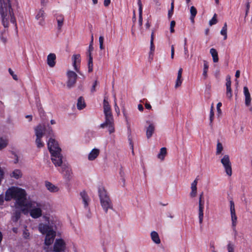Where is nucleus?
Masks as SVG:
<instances>
[{
	"label": "nucleus",
	"instance_id": "f257e3e1",
	"mask_svg": "<svg viewBox=\"0 0 252 252\" xmlns=\"http://www.w3.org/2000/svg\"><path fill=\"white\" fill-rule=\"evenodd\" d=\"M12 199L15 200V208L22 210L26 205L27 201H28L25 190L15 187L9 188L5 192V200L10 201Z\"/></svg>",
	"mask_w": 252,
	"mask_h": 252
},
{
	"label": "nucleus",
	"instance_id": "f03ea898",
	"mask_svg": "<svg viewBox=\"0 0 252 252\" xmlns=\"http://www.w3.org/2000/svg\"><path fill=\"white\" fill-rule=\"evenodd\" d=\"M0 14L2 24L4 28L8 27L9 20L12 23H15L16 20L10 0H0Z\"/></svg>",
	"mask_w": 252,
	"mask_h": 252
},
{
	"label": "nucleus",
	"instance_id": "7ed1b4c3",
	"mask_svg": "<svg viewBox=\"0 0 252 252\" xmlns=\"http://www.w3.org/2000/svg\"><path fill=\"white\" fill-rule=\"evenodd\" d=\"M48 148L51 155V160L56 167H61L63 163L61 149L55 139L51 138L48 143Z\"/></svg>",
	"mask_w": 252,
	"mask_h": 252
},
{
	"label": "nucleus",
	"instance_id": "20e7f679",
	"mask_svg": "<svg viewBox=\"0 0 252 252\" xmlns=\"http://www.w3.org/2000/svg\"><path fill=\"white\" fill-rule=\"evenodd\" d=\"M39 231L42 234H46L45 244L47 246L51 245L55 239L57 226L53 220L48 221V224L41 223L38 225Z\"/></svg>",
	"mask_w": 252,
	"mask_h": 252
},
{
	"label": "nucleus",
	"instance_id": "39448f33",
	"mask_svg": "<svg viewBox=\"0 0 252 252\" xmlns=\"http://www.w3.org/2000/svg\"><path fill=\"white\" fill-rule=\"evenodd\" d=\"M42 208L43 205L41 203L33 200H28L21 211L24 215L30 214L33 219H38L42 215Z\"/></svg>",
	"mask_w": 252,
	"mask_h": 252
},
{
	"label": "nucleus",
	"instance_id": "423d86ee",
	"mask_svg": "<svg viewBox=\"0 0 252 252\" xmlns=\"http://www.w3.org/2000/svg\"><path fill=\"white\" fill-rule=\"evenodd\" d=\"M98 192L101 206L105 213H107L109 209H113L112 202L104 188L99 187Z\"/></svg>",
	"mask_w": 252,
	"mask_h": 252
},
{
	"label": "nucleus",
	"instance_id": "0eeeda50",
	"mask_svg": "<svg viewBox=\"0 0 252 252\" xmlns=\"http://www.w3.org/2000/svg\"><path fill=\"white\" fill-rule=\"evenodd\" d=\"M104 113L105 121L104 123L100 125V127L103 128L107 127L109 133L111 134L115 131L114 119L111 111L105 112Z\"/></svg>",
	"mask_w": 252,
	"mask_h": 252
},
{
	"label": "nucleus",
	"instance_id": "6e6552de",
	"mask_svg": "<svg viewBox=\"0 0 252 252\" xmlns=\"http://www.w3.org/2000/svg\"><path fill=\"white\" fill-rule=\"evenodd\" d=\"M45 130V126L41 125L37 126L34 128L36 136L35 144L38 148H42L44 146V143L41 141V138L44 134Z\"/></svg>",
	"mask_w": 252,
	"mask_h": 252
},
{
	"label": "nucleus",
	"instance_id": "1a4fd4ad",
	"mask_svg": "<svg viewBox=\"0 0 252 252\" xmlns=\"http://www.w3.org/2000/svg\"><path fill=\"white\" fill-rule=\"evenodd\" d=\"M220 162L222 164L226 174L231 176L232 175L231 163L230 160L229 156L228 155H225L220 159Z\"/></svg>",
	"mask_w": 252,
	"mask_h": 252
},
{
	"label": "nucleus",
	"instance_id": "9d476101",
	"mask_svg": "<svg viewBox=\"0 0 252 252\" xmlns=\"http://www.w3.org/2000/svg\"><path fill=\"white\" fill-rule=\"evenodd\" d=\"M66 86L68 89H71L75 86L78 76L75 72L71 70H68L66 72Z\"/></svg>",
	"mask_w": 252,
	"mask_h": 252
},
{
	"label": "nucleus",
	"instance_id": "9b49d317",
	"mask_svg": "<svg viewBox=\"0 0 252 252\" xmlns=\"http://www.w3.org/2000/svg\"><path fill=\"white\" fill-rule=\"evenodd\" d=\"M60 172L63 175L66 181H69L72 178V171L70 168L66 164H63L61 167Z\"/></svg>",
	"mask_w": 252,
	"mask_h": 252
},
{
	"label": "nucleus",
	"instance_id": "f8f14e48",
	"mask_svg": "<svg viewBox=\"0 0 252 252\" xmlns=\"http://www.w3.org/2000/svg\"><path fill=\"white\" fill-rule=\"evenodd\" d=\"M65 249V243L62 239H56L54 245V252H64Z\"/></svg>",
	"mask_w": 252,
	"mask_h": 252
},
{
	"label": "nucleus",
	"instance_id": "ddd939ff",
	"mask_svg": "<svg viewBox=\"0 0 252 252\" xmlns=\"http://www.w3.org/2000/svg\"><path fill=\"white\" fill-rule=\"evenodd\" d=\"M72 63L74 70L78 73H80L79 68L77 64L81 62V56L80 54H74L72 57Z\"/></svg>",
	"mask_w": 252,
	"mask_h": 252
},
{
	"label": "nucleus",
	"instance_id": "4468645a",
	"mask_svg": "<svg viewBox=\"0 0 252 252\" xmlns=\"http://www.w3.org/2000/svg\"><path fill=\"white\" fill-rule=\"evenodd\" d=\"M45 13L44 12V10L41 8L40 9L37 15H36L35 18L38 21V24L41 26H43L45 24L44 18H45Z\"/></svg>",
	"mask_w": 252,
	"mask_h": 252
},
{
	"label": "nucleus",
	"instance_id": "2eb2a0df",
	"mask_svg": "<svg viewBox=\"0 0 252 252\" xmlns=\"http://www.w3.org/2000/svg\"><path fill=\"white\" fill-rule=\"evenodd\" d=\"M56 55L54 53H50L47 56V62L48 65L51 67H53L56 64Z\"/></svg>",
	"mask_w": 252,
	"mask_h": 252
},
{
	"label": "nucleus",
	"instance_id": "dca6fc26",
	"mask_svg": "<svg viewBox=\"0 0 252 252\" xmlns=\"http://www.w3.org/2000/svg\"><path fill=\"white\" fill-rule=\"evenodd\" d=\"M100 151L98 149H93L88 155V159L89 160H94L99 155Z\"/></svg>",
	"mask_w": 252,
	"mask_h": 252
},
{
	"label": "nucleus",
	"instance_id": "f3484780",
	"mask_svg": "<svg viewBox=\"0 0 252 252\" xmlns=\"http://www.w3.org/2000/svg\"><path fill=\"white\" fill-rule=\"evenodd\" d=\"M45 187L46 189L51 192H56L58 191L59 188L58 187L56 186L55 185H53L52 183H51L50 182L46 181L45 183Z\"/></svg>",
	"mask_w": 252,
	"mask_h": 252
},
{
	"label": "nucleus",
	"instance_id": "a211bd4d",
	"mask_svg": "<svg viewBox=\"0 0 252 252\" xmlns=\"http://www.w3.org/2000/svg\"><path fill=\"white\" fill-rule=\"evenodd\" d=\"M244 94L245 97V104L249 106L251 104V97L248 88L247 87H244Z\"/></svg>",
	"mask_w": 252,
	"mask_h": 252
},
{
	"label": "nucleus",
	"instance_id": "6ab92c4d",
	"mask_svg": "<svg viewBox=\"0 0 252 252\" xmlns=\"http://www.w3.org/2000/svg\"><path fill=\"white\" fill-rule=\"evenodd\" d=\"M155 129V126L153 123H150L146 129V136L148 139L153 135Z\"/></svg>",
	"mask_w": 252,
	"mask_h": 252
},
{
	"label": "nucleus",
	"instance_id": "aec40b11",
	"mask_svg": "<svg viewBox=\"0 0 252 252\" xmlns=\"http://www.w3.org/2000/svg\"><path fill=\"white\" fill-rule=\"evenodd\" d=\"M183 72V69L182 68H180L178 72V75L176 81V84L175 85V88H177L178 87H180L182 83V80L181 79L182 78V74Z\"/></svg>",
	"mask_w": 252,
	"mask_h": 252
},
{
	"label": "nucleus",
	"instance_id": "412c9836",
	"mask_svg": "<svg viewBox=\"0 0 252 252\" xmlns=\"http://www.w3.org/2000/svg\"><path fill=\"white\" fill-rule=\"evenodd\" d=\"M151 237L152 241L157 244L160 243V240L158 233L155 231H152L151 233Z\"/></svg>",
	"mask_w": 252,
	"mask_h": 252
},
{
	"label": "nucleus",
	"instance_id": "4be33fe9",
	"mask_svg": "<svg viewBox=\"0 0 252 252\" xmlns=\"http://www.w3.org/2000/svg\"><path fill=\"white\" fill-rule=\"evenodd\" d=\"M23 174L22 171L19 169H15L10 174V176L11 178H14L16 179H19L22 177Z\"/></svg>",
	"mask_w": 252,
	"mask_h": 252
},
{
	"label": "nucleus",
	"instance_id": "5701e85b",
	"mask_svg": "<svg viewBox=\"0 0 252 252\" xmlns=\"http://www.w3.org/2000/svg\"><path fill=\"white\" fill-rule=\"evenodd\" d=\"M56 19L58 23V29L61 30L64 22L63 16L62 14L57 15L56 16Z\"/></svg>",
	"mask_w": 252,
	"mask_h": 252
},
{
	"label": "nucleus",
	"instance_id": "b1692460",
	"mask_svg": "<svg viewBox=\"0 0 252 252\" xmlns=\"http://www.w3.org/2000/svg\"><path fill=\"white\" fill-rule=\"evenodd\" d=\"M86 106V104L83 97L80 96L78 99L77 103V107L78 109L81 110L85 108Z\"/></svg>",
	"mask_w": 252,
	"mask_h": 252
},
{
	"label": "nucleus",
	"instance_id": "393cba45",
	"mask_svg": "<svg viewBox=\"0 0 252 252\" xmlns=\"http://www.w3.org/2000/svg\"><path fill=\"white\" fill-rule=\"evenodd\" d=\"M214 63H217L219 61L218 55L217 50L214 48H211L210 51Z\"/></svg>",
	"mask_w": 252,
	"mask_h": 252
},
{
	"label": "nucleus",
	"instance_id": "a878e982",
	"mask_svg": "<svg viewBox=\"0 0 252 252\" xmlns=\"http://www.w3.org/2000/svg\"><path fill=\"white\" fill-rule=\"evenodd\" d=\"M80 195L82 198L84 206L85 207H87L88 205V201L89 200L88 195L85 191H83L80 193Z\"/></svg>",
	"mask_w": 252,
	"mask_h": 252
},
{
	"label": "nucleus",
	"instance_id": "bb28decb",
	"mask_svg": "<svg viewBox=\"0 0 252 252\" xmlns=\"http://www.w3.org/2000/svg\"><path fill=\"white\" fill-rule=\"evenodd\" d=\"M167 154L166 148L165 147L161 148L160 150V152L158 155V158L163 160L165 156Z\"/></svg>",
	"mask_w": 252,
	"mask_h": 252
},
{
	"label": "nucleus",
	"instance_id": "cd10ccee",
	"mask_svg": "<svg viewBox=\"0 0 252 252\" xmlns=\"http://www.w3.org/2000/svg\"><path fill=\"white\" fill-rule=\"evenodd\" d=\"M21 211L16 210L12 217V220L14 222H17L21 217Z\"/></svg>",
	"mask_w": 252,
	"mask_h": 252
},
{
	"label": "nucleus",
	"instance_id": "c85d7f7f",
	"mask_svg": "<svg viewBox=\"0 0 252 252\" xmlns=\"http://www.w3.org/2000/svg\"><path fill=\"white\" fill-rule=\"evenodd\" d=\"M190 13L191 14L190 19L191 21L193 22H194V19L197 14V10L194 6H192L190 7Z\"/></svg>",
	"mask_w": 252,
	"mask_h": 252
},
{
	"label": "nucleus",
	"instance_id": "c756f323",
	"mask_svg": "<svg viewBox=\"0 0 252 252\" xmlns=\"http://www.w3.org/2000/svg\"><path fill=\"white\" fill-rule=\"evenodd\" d=\"M203 63V71L202 75L204 77V78L206 79L207 77V72L209 68V65L208 62L206 61H204Z\"/></svg>",
	"mask_w": 252,
	"mask_h": 252
},
{
	"label": "nucleus",
	"instance_id": "7c9ffc66",
	"mask_svg": "<svg viewBox=\"0 0 252 252\" xmlns=\"http://www.w3.org/2000/svg\"><path fill=\"white\" fill-rule=\"evenodd\" d=\"M110 111H111L110 106L109 104L108 101L105 97L103 100V111L104 112H105Z\"/></svg>",
	"mask_w": 252,
	"mask_h": 252
},
{
	"label": "nucleus",
	"instance_id": "2f4dec72",
	"mask_svg": "<svg viewBox=\"0 0 252 252\" xmlns=\"http://www.w3.org/2000/svg\"><path fill=\"white\" fill-rule=\"evenodd\" d=\"M220 34L223 35V39L226 40L227 37V24L226 23H225L221 31H220Z\"/></svg>",
	"mask_w": 252,
	"mask_h": 252
},
{
	"label": "nucleus",
	"instance_id": "473e14b6",
	"mask_svg": "<svg viewBox=\"0 0 252 252\" xmlns=\"http://www.w3.org/2000/svg\"><path fill=\"white\" fill-rule=\"evenodd\" d=\"M223 147L222 144L220 142H218L217 144V149H216V155H219L220 154L221 152L223 151Z\"/></svg>",
	"mask_w": 252,
	"mask_h": 252
},
{
	"label": "nucleus",
	"instance_id": "72a5a7b5",
	"mask_svg": "<svg viewBox=\"0 0 252 252\" xmlns=\"http://www.w3.org/2000/svg\"><path fill=\"white\" fill-rule=\"evenodd\" d=\"M88 72H91L93 70V57L90 56V58L88 59Z\"/></svg>",
	"mask_w": 252,
	"mask_h": 252
},
{
	"label": "nucleus",
	"instance_id": "f704fd0d",
	"mask_svg": "<svg viewBox=\"0 0 252 252\" xmlns=\"http://www.w3.org/2000/svg\"><path fill=\"white\" fill-rule=\"evenodd\" d=\"M231 220H232V225L233 228V229H235V226L236 225V221H237V216L236 215L235 213H231Z\"/></svg>",
	"mask_w": 252,
	"mask_h": 252
},
{
	"label": "nucleus",
	"instance_id": "c9c22d12",
	"mask_svg": "<svg viewBox=\"0 0 252 252\" xmlns=\"http://www.w3.org/2000/svg\"><path fill=\"white\" fill-rule=\"evenodd\" d=\"M7 145V141L6 139L0 138V150H1Z\"/></svg>",
	"mask_w": 252,
	"mask_h": 252
},
{
	"label": "nucleus",
	"instance_id": "e433bc0d",
	"mask_svg": "<svg viewBox=\"0 0 252 252\" xmlns=\"http://www.w3.org/2000/svg\"><path fill=\"white\" fill-rule=\"evenodd\" d=\"M198 218L199 222L200 224H202L204 218V211H198Z\"/></svg>",
	"mask_w": 252,
	"mask_h": 252
},
{
	"label": "nucleus",
	"instance_id": "4c0bfd02",
	"mask_svg": "<svg viewBox=\"0 0 252 252\" xmlns=\"http://www.w3.org/2000/svg\"><path fill=\"white\" fill-rule=\"evenodd\" d=\"M217 22L218 21L217 19V14H215L213 17L209 21V25L211 26L213 25L217 24Z\"/></svg>",
	"mask_w": 252,
	"mask_h": 252
},
{
	"label": "nucleus",
	"instance_id": "58836bf2",
	"mask_svg": "<svg viewBox=\"0 0 252 252\" xmlns=\"http://www.w3.org/2000/svg\"><path fill=\"white\" fill-rule=\"evenodd\" d=\"M154 31H153L151 33V41H150V48H151V51L154 50Z\"/></svg>",
	"mask_w": 252,
	"mask_h": 252
},
{
	"label": "nucleus",
	"instance_id": "ea45409f",
	"mask_svg": "<svg viewBox=\"0 0 252 252\" xmlns=\"http://www.w3.org/2000/svg\"><path fill=\"white\" fill-rule=\"evenodd\" d=\"M98 82L97 80H95L93 83V86L91 89V92L92 93H94L96 91V87L98 85Z\"/></svg>",
	"mask_w": 252,
	"mask_h": 252
},
{
	"label": "nucleus",
	"instance_id": "a19ab883",
	"mask_svg": "<svg viewBox=\"0 0 252 252\" xmlns=\"http://www.w3.org/2000/svg\"><path fill=\"white\" fill-rule=\"evenodd\" d=\"M103 41H104L103 36H100L99 37V48L101 50H103L104 48V47L103 46Z\"/></svg>",
	"mask_w": 252,
	"mask_h": 252
},
{
	"label": "nucleus",
	"instance_id": "79ce46f5",
	"mask_svg": "<svg viewBox=\"0 0 252 252\" xmlns=\"http://www.w3.org/2000/svg\"><path fill=\"white\" fill-rule=\"evenodd\" d=\"M226 96L229 98H231L232 95V90L231 87H226Z\"/></svg>",
	"mask_w": 252,
	"mask_h": 252
},
{
	"label": "nucleus",
	"instance_id": "37998d69",
	"mask_svg": "<svg viewBox=\"0 0 252 252\" xmlns=\"http://www.w3.org/2000/svg\"><path fill=\"white\" fill-rule=\"evenodd\" d=\"M23 236L25 239H29L30 237V233L26 228L23 231Z\"/></svg>",
	"mask_w": 252,
	"mask_h": 252
},
{
	"label": "nucleus",
	"instance_id": "c03bdc74",
	"mask_svg": "<svg viewBox=\"0 0 252 252\" xmlns=\"http://www.w3.org/2000/svg\"><path fill=\"white\" fill-rule=\"evenodd\" d=\"M214 111H213V104H212L211 106V107L210 113V121L211 123H212L213 118H214Z\"/></svg>",
	"mask_w": 252,
	"mask_h": 252
},
{
	"label": "nucleus",
	"instance_id": "a18cd8bd",
	"mask_svg": "<svg viewBox=\"0 0 252 252\" xmlns=\"http://www.w3.org/2000/svg\"><path fill=\"white\" fill-rule=\"evenodd\" d=\"M8 72H9V74L12 76L13 79L14 80H18L17 76L14 74L13 71L11 68L8 69Z\"/></svg>",
	"mask_w": 252,
	"mask_h": 252
},
{
	"label": "nucleus",
	"instance_id": "49530a36",
	"mask_svg": "<svg viewBox=\"0 0 252 252\" xmlns=\"http://www.w3.org/2000/svg\"><path fill=\"white\" fill-rule=\"evenodd\" d=\"M230 213H235V205H234V202L233 201L231 200L230 201Z\"/></svg>",
	"mask_w": 252,
	"mask_h": 252
},
{
	"label": "nucleus",
	"instance_id": "de8ad7c7",
	"mask_svg": "<svg viewBox=\"0 0 252 252\" xmlns=\"http://www.w3.org/2000/svg\"><path fill=\"white\" fill-rule=\"evenodd\" d=\"M226 87H231V82L230 76L228 75L226 78Z\"/></svg>",
	"mask_w": 252,
	"mask_h": 252
},
{
	"label": "nucleus",
	"instance_id": "09e8293b",
	"mask_svg": "<svg viewBox=\"0 0 252 252\" xmlns=\"http://www.w3.org/2000/svg\"><path fill=\"white\" fill-rule=\"evenodd\" d=\"M228 252H234V245L229 243L227 245Z\"/></svg>",
	"mask_w": 252,
	"mask_h": 252
},
{
	"label": "nucleus",
	"instance_id": "8fccbe9b",
	"mask_svg": "<svg viewBox=\"0 0 252 252\" xmlns=\"http://www.w3.org/2000/svg\"><path fill=\"white\" fill-rule=\"evenodd\" d=\"M175 24H176V23H175V21H172L170 22V32L171 33H173L174 32V27L175 26Z\"/></svg>",
	"mask_w": 252,
	"mask_h": 252
},
{
	"label": "nucleus",
	"instance_id": "3c124183",
	"mask_svg": "<svg viewBox=\"0 0 252 252\" xmlns=\"http://www.w3.org/2000/svg\"><path fill=\"white\" fill-rule=\"evenodd\" d=\"M4 173L3 169L0 167V185L1 183L2 180L4 179Z\"/></svg>",
	"mask_w": 252,
	"mask_h": 252
},
{
	"label": "nucleus",
	"instance_id": "603ef678",
	"mask_svg": "<svg viewBox=\"0 0 252 252\" xmlns=\"http://www.w3.org/2000/svg\"><path fill=\"white\" fill-rule=\"evenodd\" d=\"M205 202H198V211H204Z\"/></svg>",
	"mask_w": 252,
	"mask_h": 252
},
{
	"label": "nucleus",
	"instance_id": "864d4df0",
	"mask_svg": "<svg viewBox=\"0 0 252 252\" xmlns=\"http://www.w3.org/2000/svg\"><path fill=\"white\" fill-rule=\"evenodd\" d=\"M191 191L190 192V196L193 198L196 196L197 194V189H191Z\"/></svg>",
	"mask_w": 252,
	"mask_h": 252
},
{
	"label": "nucleus",
	"instance_id": "5fc2aeb1",
	"mask_svg": "<svg viewBox=\"0 0 252 252\" xmlns=\"http://www.w3.org/2000/svg\"><path fill=\"white\" fill-rule=\"evenodd\" d=\"M197 179H195L191 183V189H197Z\"/></svg>",
	"mask_w": 252,
	"mask_h": 252
},
{
	"label": "nucleus",
	"instance_id": "6e6d98bb",
	"mask_svg": "<svg viewBox=\"0 0 252 252\" xmlns=\"http://www.w3.org/2000/svg\"><path fill=\"white\" fill-rule=\"evenodd\" d=\"M94 48L92 45H89V49L88 51V56L89 58H90V56H92V52L93 51Z\"/></svg>",
	"mask_w": 252,
	"mask_h": 252
},
{
	"label": "nucleus",
	"instance_id": "4d7b16f0",
	"mask_svg": "<svg viewBox=\"0 0 252 252\" xmlns=\"http://www.w3.org/2000/svg\"><path fill=\"white\" fill-rule=\"evenodd\" d=\"M142 11L139 12V24L140 26L142 25Z\"/></svg>",
	"mask_w": 252,
	"mask_h": 252
},
{
	"label": "nucleus",
	"instance_id": "13d9d810",
	"mask_svg": "<svg viewBox=\"0 0 252 252\" xmlns=\"http://www.w3.org/2000/svg\"><path fill=\"white\" fill-rule=\"evenodd\" d=\"M205 202L204 199V196H203V192H202L200 194L199 196V201L198 202Z\"/></svg>",
	"mask_w": 252,
	"mask_h": 252
},
{
	"label": "nucleus",
	"instance_id": "bf43d9fd",
	"mask_svg": "<svg viewBox=\"0 0 252 252\" xmlns=\"http://www.w3.org/2000/svg\"><path fill=\"white\" fill-rule=\"evenodd\" d=\"M174 45H172L171 46V58L172 59H173L174 58Z\"/></svg>",
	"mask_w": 252,
	"mask_h": 252
},
{
	"label": "nucleus",
	"instance_id": "052dcab7",
	"mask_svg": "<svg viewBox=\"0 0 252 252\" xmlns=\"http://www.w3.org/2000/svg\"><path fill=\"white\" fill-rule=\"evenodd\" d=\"M138 5L139 6V12L142 11V4L141 0H138Z\"/></svg>",
	"mask_w": 252,
	"mask_h": 252
},
{
	"label": "nucleus",
	"instance_id": "680f3d73",
	"mask_svg": "<svg viewBox=\"0 0 252 252\" xmlns=\"http://www.w3.org/2000/svg\"><path fill=\"white\" fill-rule=\"evenodd\" d=\"M221 105L222 104H221V102H219L217 104V111H218L219 113H221V110L220 109V107H221Z\"/></svg>",
	"mask_w": 252,
	"mask_h": 252
},
{
	"label": "nucleus",
	"instance_id": "e2e57ef3",
	"mask_svg": "<svg viewBox=\"0 0 252 252\" xmlns=\"http://www.w3.org/2000/svg\"><path fill=\"white\" fill-rule=\"evenodd\" d=\"M48 3L47 0H40L41 5L43 6H45Z\"/></svg>",
	"mask_w": 252,
	"mask_h": 252
},
{
	"label": "nucleus",
	"instance_id": "0e129e2a",
	"mask_svg": "<svg viewBox=\"0 0 252 252\" xmlns=\"http://www.w3.org/2000/svg\"><path fill=\"white\" fill-rule=\"evenodd\" d=\"M155 2V5L157 8L159 7L161 5L160 0H154Z\"/></svg>",
	"mask_w": 252,
	"mask_h": 252
},
{
	"label": "nucleus",
	"instance_id": "69168bd1",
	"mask_svg": "<svg viewBox=\"0 0 252 252\" xmlns=\"http://www.w3.org/2000/svg\"><path fill=\"white\" fill-rule=\"evenodd\" d=\"M246 16L248 15V11L249 10L250 7V4L249 2H248L246 4Z\"/></svg>",
	"mask_w": 252,
	"mask_h": 252
},
{
	"label": "nucleus",
	"instance_id": "338daca9",
	"mask_svg": "<svg viewBox=\"0 0 252 252\" xmlns=\"http://www.w3.org/2000/svg\"><path fill=\"white\" fill-rule=\"evenodd\" d=\"M111 0H104V5L106 7L109 5L110 4Z\"/></svg>",
	"mask_w": 252,
	"mask_h": 252
},
{
	"label": "nucleus",
	"instance_id": "774afa93",
	"mask_svg": "<svg viewBox=\"0 0 252 252\" xmlns=\"http://www.w3.org/2000/svg\"><path fill=\"white\" fill-rule=\"evenodd\" d=\"M184 53L186 55V58H188L189 57V52L187 47H184Z\"/></svg>",
	"mask_w": 252,
	"mask_h": 252
}]
</instances>
